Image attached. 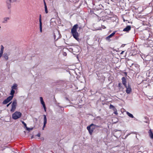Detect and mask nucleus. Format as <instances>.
Returning <instances> with one entry per match:
<instances>
[{"mask_svg": "<svg viewBox=\"0 0 153 153\" xmlns=\"http://www.w3.org/2000/svg\"><path fill=\"white\" fill-rule=\"evenodd\" d=\"M78 26L77 24L74 25L71 29V32L74 37L78 41H79V39L78 37L79 34L77 31V29L78 27Z\"/></svg>", "mask_w": 153, "mask_h": 153, "instance_id": "f257e3e1", "label": "nucleus"}, {"mask_svg": "<svg viewBox=\"0 0 153 153\" xmlns=\"http://www.w3.org/2000/svg\"><path fill=\"white\" fill-rule=\"evenodd\" d=\"M100 126L96 125L93 123L91 124L89 126H88L87 127L90 134L91 135L92 134L94 130L97 128H99Z\"/></svg>", "mask_w": 153, "mask_h": 153, "instance_id": "f03ea898", "label": "nucleus"}, {"mask_svg": "<svg viewBox=\"0 0 153 153\" xmlns=\"http://www.w3.org/2000/svg\"><path fill=\"white\" fill-rule=\"evenodd\" d=\"M22 113L19 111H16L12 115V117L14 120L17 119L22 116Z\"/></svg>", "mask_w": 153, "mask_h": 153, "instance_id": "7ed1b4c3", "label": "nucleus"}, {"mask_svg": "<svg viewBox=\"0 0 153 153\" xmlns=\"http://www.w3.org/2000/svg\"><path fill=\"white\" fill-rule=\"evenodd\" d=\"M17 0H7L6 1V6L7 9H10L11 7V3L16 1Z\"/></svg>", "mask_w": 153, "mask_h": 153, "instance_id": "20e7f679", "label": "nucleus"}, {"mask_svg": "<svg viewBox=\"0 0 153 153\" xmlns=\"http://www.w3.org/2000/svg\"><path fill=\"white\" fill-rule=\"evenodd\" d=\"M17 104V101L16 100H14L11 105V108L10 109V111L14 112L16 110Z\"/></svg>", "mask_w": 153, "mask_h": 153, "instance_id": "39448f33", "label": "nucleus"}, {"mask_svg": "<svg viewBox=\"0 0 153 153\" xmlns=\"http://www.w3.org/2000/svg\"><path fill=\"white\" fill-rule=\"evenodd\" d=\"M13 97V96H10L8 97L6 99L4 100L3 102V104H6L10 101Z\"/></svg>", "mask_w": 153, "mask_h": 153, "instance_id": "423d86ee", "label": "nucleus"}, {"mask_svg": "<svg viewBox=\"0 0 153 153\" xmlns=\"http://www.w3.org/2000/svg\"><path fill=\"white\" fill-rule=\"evenodd\" d=\"M126 88V92L127 94H130L131 92V89L130 85L128 84V86L126 85V87H125Z\"/></svg>", "mask_w": 153, "mask_h": 153, "instance_id": "0eeeda50", "label": "nucleus"}, {"mask_svg": "<svg viewBox=\"0 0 153 153\" xmlns=\"http://www.w3.org/2000/svg\"><path fill=\"white\" fill-rule=\"evenodd\" d=\"M39 22L40 31L41 33H42V22L41 16V15H39Z\"/></svg>", "mask_w": 153, "mask_h": 153, "instance_id": "6e6552de", "label": "nucleus"}, {"mask_svg": "<svg viewBox=\"0 0 153 153\" xmlns=\"http://www.w3.org/2000/svg\"><path fill=\"white\" fill-rule=\"evenodd\" d=\"M44 119H43V126L42 128V129L44 130V128L45 127L46 124L47 123V119L46 116L45 115H43Z\"/></svg>", "mask_w": 153, "mask_h": 153, "instance_id": "1a4fd4ad", "label": "nucleus"}, {"mask_svg": "<svg viewBox=\"0 0 153 153\" xmlns=\"http://www.w3.org/2000/svg\"><path fill=\"white\" fill-rule=\"evenodd\" d=\"M131 27L130 25L127 26L123 30V31L125 32H128L131 30Z\"/></svg>", "mask_w": 153, "mask_h": 153, "instance_id": "9d476101", "label": "nucleus"}, {"mask_svg": "<svg viewBox=\"0 0 153 153\" xmlns=\"http://www.w3.org/2000/svg\"><path fill=\"white\" fill-rule=\"evenodd\" d=\"M122 81L123 84L124 85L125 87H126L127 85H126V79L125 77H123L122 78Z\"/></svg>", "mask_w": 153, "mask_h": 153, "instance_id": "9b49d317", "label": "nucleus"}, {"mask_svg": "<svg viewBox=\"0 0 153 153\" xmlns=\"http://www.w3.org/2000/svg\"><path fill=\"white\" fill-rule=\"evenodd\" d=\"M149 133L150 137L152 139L153 138V133L151 129H150L149 130Z\"/></svg>", "mask_w": 153, "mask_h": 153, "instance_id": "f8f14e48", "label": "nucleus"}, {"mask_svg": "<svg viewBox=\"0 0 153 153\" xmlns=\"http://www.w3.org/2000/svg\"><path fill=\"white\" fill-rule=\"evenodd\" d=\"M10 18L9 17H5L4 18L3 22L4 23H7V21L9 20Z\"/></svg>", "mask_w": 153, "mask_h": 153, "instance_id": "ddd939ff", "label": "nucleus"}, {"mask_svg": "<svg viewBox=\"0 0 153 153\" xmlns=\"http://www.w3.org/2000/svg\"><path fill=\"white\" fill-rule=\"evenodd\" d=\"M3 57H4L6 60H7L8 59V55L7 53H4L3 55Z\"/></svg>", "mask_w": 153, "mask_h": 153, "instance_id": "4468645a", "label": "nucleus"}, {"mask_svg": "<svg viewBox=\"0 0 153 153\" xmlns=\"http://www.w3.org/2000/svg\"><path fill=\"white\" fill-rule=\"evenodd\" d=\"M115 32H113L112 33H111L110 35L108 36L106 38V39H109L111 37L113 36H114V35L115 34Z\"/></svg>", "mask_w": 153, "mask_h": 153, "instance_id": "2eb2a0df", "label": "nucleus"}, {"mask_svg": "<svg viewBox=\"0 0 153 153\" xmlns=\"http://www.w3.org/2000/svg\"><path fill=\"white\" fill-rule=\"evenodd\" d=\"M17 85L16 84H14L13 85L12 87V89L13 90H16L17 89Z\"/></svg>", "mask_w": 153, "mask_h": 153, "instance_id": "dca6fc26", "label": "nucleus"}, {"mask_svg": "<svg viewBox=\"0 0 153 153\" xmlns=\"http://www.w3.org/2000/svg\"><path fill=\"white\" fill-rule=\"evenodd\" d=\"M126 114L129 117L131 118H133L134 117L133 115L132 114L129 113V112L128 111L126 112Z\"/></svg>", "mask_w": 153, "mask_h": 153, "instance_id": "f3484780", "label": "nucleus"}, {"mask_svg": "<svg viewBox=\"0 0 153 153\" xmlns=\"http://www.w3.org/2000/svg\"><path fill=\"white\" fill-rule=\"evenodd\" d=\"M40 99L41 102V103L42 105H45V102H44L42 97H40Z\"/></svg>", "mask_w": 153, "mask_h": 153, "instance_id": "a211bd4d", "label": "nucleus"}, {"mask_svg": "<svg viewBox=\"0 0 153 153\" xmlns=\"http://www.w3.org/2000/svg\"><path fill=\"white\" fill-rule=\"evenodd\" d=\"M4 50V47L3 45H1V49L0 51V53L3 54Z\"/></svg>", "mask_w": 153, "mask_h": 153, "instance_id": "6ab92c4d", "label": "nucleus"}, {"mask_svg": "<svg viewBox=\"0 0 153 153\" xmlns=\"http://www.w3.org/2000/svg\"><path fill=\"white\" fill-rule=\"evenodd\" d=\"M15 92V91L14 90L12 89H11L10 93V94L11 95V96H13V97L14 94Z\"/></svg>", "mask_w": 153, "mask_h": 153, "instance_id": "aec40b11", "label": "nucleus"}, {"mask_svg": "<svg viewBox=\"0 0 153 153\" xmlns=\"http://www.w3.org/2000/svg\"><path fill=\"white\" fill-rule=\"evenodd\" d=\"M144 118L145 119H146V121H144V122L145 123H149V120H148V118L147 117H145Z\"/></svg>", "mask_w": 153, "mask_h": 153, "instance_id": "412c9836", "label": "nucleus"}, {"mask_svg": "<svg viewBox=\"0 0 153 153\" xmlns=\"http://www.w3.org/2000/svg\"><path fill=\"white\" fill-rule=\"evenodd\" d=\"M115 108V107H114V106L111 104L110 105V106H109V108H110V109H114V108Z\"/></svg>", "mask_w": 153, "mask_h": 153, "instance_id": "4be33fe9", "label": "nucleus"}, {"mask_svg": "<svg viewBox=\"0 0 153 153\" xmlns=\"http://www.w3.org/2000/svg\"><path fill=\"white\" fill-rule=\"evenodd\" d=\"M45 9L46 13H47L48 12L47 6H45Z\"/></svg>", "mask_w": 153, "mask_h": 153, "instance_id": "5701e85b", "label": "nucleus"}, {"mask_svg": "<svg viewBox=\"0 0 153 153\" xmlns=\"http://www.w3.org/2000/svg\"><path fill=\"white\" fill-rule=\"evenodd\" d=\"M43 106L44 108V110L45 111H46V106H45V105H43Z\"/></svg>", "mask_w": 153, "mask_h": 153, "instance_id": "b1692460", "label": "nucleus"}, {"mask_svg": "<svg viewBox=\"0 0 153 153\" xmlns=\"http://www.w3.org/2000/svg\"><path fill=\"white\" fill-rule=\"evenodd\" d=\"M27 130L28 131H30V130H32L33 129V128H30L28 127H27L26 128Z\"/></svg>", "mask_w": 153, "mask_h": 153, "instance_id": "393cba45", "label": "nucleus"}, {"mask_svg": "<svg viewBox=\"0 0 153 153\" xmlns=\"http://www.w3.org/2000/svg\"><path fill=\"white\" fill-rule=\"evenodd\" d=\"M75 48H76V47H74L73 48H70V50H71L72 51H73V50H75Z\"/></svg>", "mask_w": 153, "mask_h": 153, "instance_id": "a878e982", "label": "nucleus"}, {"mask_svg": "<svg viewBox=\"0 0 153 153\" xmlns=\"http://www.w3.org/2000/svg\"><path fill=\"white\" fill-rule=\"evenodd\" d=\"M114 114H118V113H117V111H116L114 112Z\"/></svg>", "mask_w": 153, "mask_h": 153, "instance_id": "bb28decb", "label": "nucleus"}, {"mask_svg": "<svg viewBox=\"0 0 153 153\" xmlns=\"http://www.w3.org/2000/svg\"><path fill=\"white\" fill-rule=\"evenodd\" d=\"M121 84L120 83H119L118 84V86L120 88H121Z\"/></svg>", "mask_w": 153, "mask_h": 153, "instance_id": "cd10ccee", "label": "nucleus"}, {"mask_svg": "<svg viewBox=\"0 0 153 153\" xmlns=\"http://www.w3.org/2000/svg\"><path fill=\"white\" fill-rule=\"evenodd\" d=\"M113 110L114 111V112L116 111H117V109L115 108H114V109H113Z\"/></svg>", "mask_w": 153, "mask_h": 153, "instance_id": "c85d7f7f", "label": "nucleus"}, {"mask_svg": "<svg viewBox=\"0 0 153 153\" xmlns=\"http://www.w3.org/2000/svg\"><path fill=\"white\" fill-rule=\"evenodd\" d=\"M24 127L26 128L27 127V125L26 124V123H25V124H24Z\"/></svg>", "mask_w": 153, "mask_h": 153, "instance_id": "c756f323", "label": "nucleus"}, {"mask_svg": "<svg viewBox=\"0 0 153 153\" xmlns=\"http://www.w3.org/2000/svg\"><path fill=\"white\" fill-rule=\"evenodd\" d=\"M11 103V102H10L8 104H7V107H8L9 106V105H10V104Z\"/></svg>", "mask_w": 153, "mask_h": 153, "instance_id": "7c9ffc66", "label": "nucleus"}, {"mask_svg": "<svg viewBox=\"0 0 153 153\" xmlns=\"http://www.w3.org/2000/svg\"><path fill=\"white\" fill-rule=\"evenodd\" d=\"M44 4L45 7V6H47L46 3L45 1H44Z\"/></svg>", "mask_w": 153, "mask_h": 153, "instance_id": "2f4dec72", "label": "nucleus"}, {"mask_svg": "<svg viewBox=\"0 0 153 153\" xmlns=\"http://www.w3.org/2000/svg\"><path fill=\"white\" fill-rule=\"evenodd\" d=\"M66 53H65V52H64V53H63V55L64 56H66Z\"/></svg>", "mask_w": 153, "mask_h": 153, "instance_id": "473e14b6", "label": "nucleus"}, {"mask_svg": "<svg viewBox=\"0 0 153 153\" xmlns=\"http://www.w3.org/2000/svg\"><path fill=\"white\" fill-rule=\"evenodd\" d=\"M124 52V51H122L121 53L120 54H123Z\"/></svg>", "mask_w": 153, "mask_h": 153, "instance_id": "72a5a7b5", "label": "nucleus"}, {"mask_svg": "<svg viewBox=\"0 0 153 153\" xmlns=\"http://www.w3.org/2000/svg\"><path fill=\"white\" fill-rule=\"evenodd\" d=\"M2 53H0V58H1V56H2Z\"/></svg>", "mask_w": 153, "mask_h": 153, "instance_id": "f704fd0d", "label": "nucleus"}, {"mask_svg": "<svg viewBox=\"0 0 153 153\" xmlns=\"http://www.w3.org/2000/svg\"><path fill=\"white\" fill-rule=\"evenodd\" d=\"M22 123L23 125H24L25 123L24 121H22Z\"/></svg>", "mask_w": 153, "mask_h": 153, "instance_id": "c9c22d12", "label": "nucleus"}, {"mask_svg": "<svg viewBox=\"0 0 153 153\" xmlns=\"http://www.w3.org/2000/svg\"><path fill=\"white\" fill-rule=\"evenodd\" d=\"M22 123L23 125H24L25 123L24 121H22Z\"/></svg>", "mask_w": 153, "mask_h": 153, "instance_id": "e433bc0d", "label": "nucleus"}, {"mask_svg": "<svg viewBox=\"0 0 153 153\" xmlns=\"http://www.w3.org/2000/svg\"><path fill=\"white\" fill-rule=\"evenodd\" d=\"M37 136L39 137L40 136V134H38L37 135Z\"/></svg>", "mask_w": 153, "mask_h": 153, "instance_id": "4c0bfd02", "label": "nucleus"}, {"mask_svg": "<svg viewBox=\"0 0 153 153\" xmlns=\"http://www.w3.org/2000/svg\"><path fill=\"white\" fill-rule=\"evenodd\" d=\"M56 39V35H54V39Z\"/></svg>", "mask_w": 153, "mask_h": 153, "instance_id": "58836bf2", "label": "nucleus"}, {"mask_svg": "<svg viewBox=\"0 0 153 153\" xmlns=\"http://www.w3.org/2000/svg\"><path fill=\"white\" fill-rule=\"evenodd\" d=\"M123 21H124V22L125 21V19H123Z\"/></svg>", "mask_w": 153, "mask_h": 153, "instance_id": "ea45409f", "label": "nucleus"}]
</instances>
